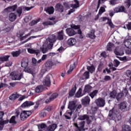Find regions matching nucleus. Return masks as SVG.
Wrapping results in <instances>:
<instances>
[{
  "instance_id": "obj_1",
  "label": "nucleus",
  "mask_w": 131,
  "mask_h": 131,
  "mask_svg": "<svg viewBox=\"0 0 131 131\" xmlns=\"http://www.w3.org/2000/svg\"><path fill=\"white\" fill-rule=\"evenodd\" d=\"M108 116L110 118L112 117L115 121H119V120H121L120 113H119L117 114V110H115V108L114 107H113L110 110Z\"/></svg>"
},
{
  "instance_id": "obj_2",
  "label": "nucleus",
  "mask_w": 131,
  "mask_h": 131,
  "mask_svg": "<svg viewBox=\"0 0 131 131\" xmlns=\"http://www.w3.org/2000/svg\"><path fill=\"white\" fill-rule=\"evenodd\" d=\"M73 2L75 3V4L70 5V7L72 8V9L69 10L68 15H71L72 13L75 12V9H78L79 7V1L78 0H74Z\"/></svg>"
},
{
  "instance_id": "obj_3",
  "label": "nucleus",
  "mask_w": 131,
  "mask_h": 131,
  "mask_svg": "<svg viewBox=\"0 0 131 131\" xmlns=\"http://www.w3.org/2000/svg\"><path fill=\"white\" fill-rule=\"evenodd\" d=\"M30 111H24L20 114V119L22 121H24L27 119L28 117H29L30 115L32 114Z\"/></svg>"
},
{
  "instance_id": "obj_4",
  "label": "nucleus",
  "mask_w": 131,
  "mask_h": 131,
  "mask_svg": "<svg viewBox=\"0 0 131 131\" xmlns=\"http://www.w3.org/2000/svg\"><path fill=\"white\" fill-rule=\"evenodd\" d=\"M119 109H120L122 112H126V111L129 110V107H127V103L125 101H123L119 104Z\"/></svg>"
},
{
  "instance_id": "obj_5",
  "label": "nucleus",
  "mask_w": 131,
  "mask_h": 131,
  "mask_svg": "<svg viewBox=\"0 0 131 131\" xmlns=\"http://www.w3.org/2000/svg\"><path fill=\"white\" fill-rule=\"evenodd\" d=\"M56 18L54 17H50L48 18V20H50L47 21H43L42 23V24L44 26H48V25H50V26H52L53 25H55L56 23H57V21H56L55 20Z\"/></svg>"
},
{
  "instance_id": "obj_6",
  "label": "nucleus",
  "mask_w": 131,
  "mask_h": 131,
  "mask_svg": "<svg viewBox=\"0 0 131 131\" xmlns=\"http://www.w3.org/2000/svg\"><path fill=\"white\" fill-rule=\"evenodd\" d=\"M18 8V5L15 4L13 6L8 7L5 8L4 10V13H12V12H15Z\"/></svg>"
},
{
  "instance_id": "obj_7",
  "label": "nucleus",
  "mask_w": 131,
  "mask_h": 131,
  "mask_svg": "<svg viewBox=\"0 0 131 131\" xmlns=\"http://www.w3.org/2000/svg\"><path fill=\"white\" fill-rule=\"evenodd\" d=\"M114 11L115 13H127L124 6H118L114 9Z\"/></svg>"
},
{
  "instance_id": "obj_8",
  "label": "nucleus",
  "mask_w": 131,
  "mask_h": 131,
  "mask_svg": "<svg viewBox=\"0 0 131 131\" xmlns=\"http://www.w3.org/2000/svg\"><path fill=\"white\" fill-rule=\"evenodd\" d=\"M81 102L83 106H84V107H88V106L90 105L91 98H90V97L89 96H85L81 99Z\"/></svg>"
},
{
  "instance_id": "obj_9",
  "label": "nucleus",
  "mask_w": 131,
  "mask_h": 131,
  "mask_svg": "<svg viewBox=\"0 0 131 131\" xmlns=\"http://www.w3.org/2000/svg\"><path fill=\"white\" fill-rule=\"evenodd\" d=\"M76 107H77V105H76V101H71L69 103L68 108L71 111H74L75 109H76Z\"/></svg>"
},
{
  "instance_id": "obj_10",
  "label": "nucleus",
  "mask_w": 131,
  "mask_h": 131,
  "mask_svg": "<svg viewBox=\"0 0 131 131\" xmlns=\"http://www.w3.org/2000/svg\"><path fill=\"white\" fill-rule=\"evenodd\" d=\"M55 66H56V63L52 62V60H48L45 63V67L46 69L48 70H51V69H52L53 67H55Z\"/></svg>"
},
{
  "instance_id": "obj_11",
  "label": "nucleus",
  "mask_w": 131,
  "mask_h": 131,
  "mask_svg": "<svg viewBox=\"0 0 131 131\" xmlns=\"http://www.w3.org/2000/svg\"><path fill=\"white\" fill-rule=\"evenodd\" d=\"M43 84L45 86H48V88L51 86V78L50 77V76L47 75L45 77L43 81Z\"/></svg>"
},
{
  "instance_id": "obj_12",
  "label": "nucleus",
  "mask_w": 131,
  "mask_h": 131,
  "mask_svg": "<svg viewBox=\"0 0 131 131\" xmlns=\"http://www.w3.org/2000/svg\"><path fill=\"white\" fill-rule=\"evenodd\" d=\"M64 36H65L64 30H61L57 33L56 39H57V40L60 41L63 40L64 39Z\"/></svg>"
},
{
  "instance_id": "obj_13",
  "label": "nucleus",
  "mask_w": 131,
  "mask_h": 131,
  "mask_svg": "<svg viewBox=\"0 0 131 131\" xmlns=\"http://www.w3.org/2000/svg\"><path fill=\"white\" fill-rule=\"evenodd\" d=\"M44 11L49 15H53L55 12V9L54 8V7L50 6L46 7L44 9Z\"/></svg>"
},
{
  "instance_id": "obj_14",
  "label": "nucleus",
  "mask_w": 131,
  "mask_h": 131,
  "mask_svg": "<svg viewBox=\"0 0 131 131\" xmlns=\"http://www.w3.org/2000/svg\"><path fill=\"white\" fill-rule=\"evenodd\" d=\"M66 32L69 36H74V35H75L76 34V32L74 31L73 29L72 28H67L66 30Z\"/></svg>"
},
{
  "instance_id": "obj_15",
  "label": "nucleus",
  "mask_w": 131,
  "mask_h": 131,
  "mask_svg": "<svg viewBox=\"0 0 131 131\" xmlns=\"http://www.w3.org/2000/svg\"><path fill=\"white\" fill-rule=\"evenodd\" d=\"M95 103L98 107H104L105 106V100L103 98H98L95 101Z\"/></svg>"
},
{
  "instance_id": "obj_16",
  "label": "nucleus",
  "mask_w": 131,
  "mask_h": 131,
  "mask_svg": "<svg viewBox=\"0 0 131 131\" xmlns=\"http://www.w3.org/2000/svg\"><path fill=\"white\" fill-rule=\"evenodd\" d=\"M21 97V95L18 94V93L15 92L9 96L10 101H15L17 99H19Z\"/></svg>"
},
{
  "instance_id": "obj_17",
  "label": "nucleus",
  "mask_w": 131,
  "mask_h": 131,
  "mask_svg": "<svg viewBox=\"0 0 131 131\" xmlns=\"http://www.w3.org/2000/svg\"><path fill=\"white\" fill-rule=\"evenodd\" d=\"M33 105H34V102L30 101H26L21 105V108H26L30 107V106H33Z\"/></svg>"
},
{
  "instance_id": "obj_18",
  "label": "nucleus",
  "mask_w": 131,
  "mask_h": 131,
  "mask_svg": "<svg viewBox=\"0 0 131 131\" xmlns=\"http://www.w3.org/2000/svg\"><path fill=\"white\" fill-rule=\"evenodd\" d=\"M67 43L70 47H73V46L76 45V39L74 38H70L68 39Z\"/></svg>"
},
{
  "instance_id": "obj_19",
  "label": "nucleus",
  "mask_w": 131,
  "mask_h": 131,
  "mask_svg": "<svg viewBox=\"0 0 131 131\" xmlns=\"http://www.w3.org/2000/svg\"><path fill=\"white\" fill-rule=\"evenodd\" d=\"M58 96V93H53L50 97L49 99H47L45 101V103H46V104H49V103H50V102H52V101H54V100H55V99L57 98Z\"/></svg>"
},
{
  "instance_id": "obj_20",
  "label": "nucleus",
  "mask_w": 131,
  "mask_h": 131,
  "mask_svg": "<svg viewBox=\"0 0 131 131\" xmlns=\"http://www.w3.org/2000/svg\"><path fill=\"white\" fill-rule=\"evenodd\" d=\"M76 90H77V87H76V84H75L74 86H72L71 90L69 93V97H73V96L75 95V93H76Z\"/></svg>"
},
{
  "instance_id": "obj_21",
  "label": "nucleus",
  "mask_w": 131,
  "mask_h": 131,
  "mask_svg": "<svg viewBox=\"0 0 131 131\" xmlns=\"http://www.w3.org/2000/svg\"><path fill=\"white\" fill-rule=\"evenodd\" d=\"M56 11L60 12V13H63L64 12V7L61 3H57L55 6Z\"/></svg>"
},
{
  "instance_id": "obj_22",
  "label": "nucleus",
  "mask_w": 131,
  "mask_h": 131,
  "mask_svg": "<svg viewBox=\"0 0 131 131\" xmlns=\"http://www.w3.org/2000/svg\"><path fill=\"white\" fill-rule=\"evenodd\" d=\"M47 47H48V43L45 42L40 48V51L42 53V54H46V53H47V52L49 51Z\"/></svg>"
},
{
  "instance_id": "obj_23",
  "label": "nucleus",
  "mask_w": 131,
  "mask_h": 131,
  "mask_svg": "<svg viewBox=\"0 0 131 131\" xmlns=\"http://www.w3.org/2000/svg\"><path fill=\"white\" fill-rule=\"evenodd\" d=\"M23 77V74H16L12 76V80H21V79Z\"/></svg>"
},
{
  "instance_id": "obj_24",
  "label": "nucleus",
  "mask_w": 131,
  "mask_h": 131,
  "mask_svg": "<svg viewBox=\"0 0 131 131\" xmlns=\"http://www.w3.org/2000/svg\"><path fill=\"white\" fill-rule=\"evenodd\" d=\"M17 19V15L15 13L11 12L9 15V20L10 22H14Z\"/></svg>"
},
{
  "instance_id": "obj_25",
  "label": "nucleus",
  "mask_w": 131,
  "mask_h": 131,
  "mask_svg": "<svg viewBox=\"0 0 131 131\" xmlns=\"http://www.w3.org/2000/svg\"><path fill=\"white\" fill-rule=\"evenodd\" d=\"M58 127V125L57 124H52L47 127V131H55L56 128Z\"/></svg>"
},
{
  "instance_id": "obj_26",
  "label": "nucleus",
  "mask_w": 131,
  "mask_h": 131,
  "mask_svg": "<svg viewBox=\"0 0 131 131\" xmlns=\"http://www.w3.org/2000/svg\"><path fill=\"white\" fill-rule=\"evenodd\" d=\"M93 87L91 86V85H86L84 86V89L83 90L84 94H89V93H91V91H92V89Z\"/></svg>"
},
{
  "instance_id": "obj_27",
  "label": "nucleus",
  "mask_w": 131,
  "mask_h": 131,
  "mask_svg": "<svg viewBox=\"0 0 131 131\" xmlns=\"http://www.w3.org/2000/svg\"><path fill=\"white\" fill-rule=\"evenodd\" d=\"M75 67H76V64L75 62H74L73 64H71L69 70L67 71V74H68V75H69V74H71V73H72V71L74 70Z\"/></svg>"
},
{
  "instance_id": "obj_28",
  "label": "nucleus",
  "mask_w": 131,
  "mask_h": 131,
  "mask_svg": "<svg viewBox=\"0 0 131 131\" xmlns=\"http://www.w3.org/2000/svg\"><path fill=\"white\" fill-rule=\"evenodd\" d=\"M98 93H99V90H94L89 94V96L90 97H91V99H94L95 97H97V96L98 95Z\"/></svg>"
},
{
  "instance_id": "obj_29",
  "label": "nucleus",
  "mask_w": 131,
  "mask_h": 131,
  "mask_svg": "<svg viewBox=\"0 0 131 131\" xmlns=\"http://www.w3.org/2000/svg\"><path fill=\"white\" fill-rule=\"evenodd\" d=\"M87 37H89L91 39H95L96 38V35H95V30H92L90 33L87 34Z\"/></svg>"
},
{
  "instance_id": "obj_30",
  "label": "nucleus",
  "mask_w": 131,
  "mask_h": 131,
  "mask_svg": "<svg viewBox=\"0 0 131 131\" xmlns=\"http://www.w3.org/2000/svg\"><path fill=\"white\" fill-rule=\"evenodd\" d=\"M42 91H43V86L41 85L37 86L35 89V93H37V94L42 92Z\"/></svg>"
},
{
  "instance_id": "obj_31",
  "label": "nucleus",
  "mask_w": 131,
  "mask_h": 131,
  "mask_svg": "<svg viewBox=\"0 0 131 131\" xmlns=\"http://www.w3.org/2000/svg\"><path fill=\"white\" fill-rule=\"evenodd\" d=\"M57 40V38L56 37V35H55L54 34L52 35V37L48 38V40L50 43H54L56 42Z\"/></svg>"
},
{
  "instance_id": "obj_32",
  "label": "nucleus",
  "mask_w": 131,
  "mask_h": 131,
  "mask_svg": "<svg viewBox=\"0 0 131 131\" xmlns=\"http://www.w3.org/2000/svg\"><path fill=\"white\" fill-rule=\"evenodd\" d=\"M117 95V92H116L115 90H114L110 93V97L111 99H115V98H116Z\"/></svg>"
},
{
  "instance_id": "obj_33",
  "label": "nucleus",
  "mask_w": 131,
  "mask_h": 131,
  "mask_svg": "<svg viewBox=\"0 0 131 131\" xmlns=\"http://www.w3.org/2000/svg\"><path fill=\"white\" fill-rule=\"evenodd\" d=\"M10 55H5L4 56L0 57V61L2 62H7L9 61V58H10Z\"/></svg>"
},
{
  "instance_id": "obj_34",
  "label": "nucleus",
  "mask_w": 131,
  "mask_h": 131,
  "mask_svg": "<svg viewBox=\"0 0 131 131\" xmlns=\"http://www.w3.org/2000/svg\"><path fill=\"white\" fill-rule=\"evenodd\" d=\"M11 55L14 57H19V56H20V55H21V50H19L18 51H13L11 52Z\"/></svg>"
},
{
  "instance_id": "obj_35",
  "label": "nucleus",
  "mask_w": 131,
  "mask_h": 131,
  "mask_svg": "<svg viewBox=\"0 0 131 131\" xmlns=\"http://www.w3.org/2000/svg\"><path fill=\"white\" fill-rule=\"evenodd\" d=\"M9 123H12L13 125L17 124V121H16V118L15 116H12L10 120H9Z\"/></svg>"
},
{
  "instance_id": "obj_36",
  "label": "nucleus",
  "mask_w": 131,
  "mask_h": 131,
  "mask_svg": "<svg viewBox=\"0 0 131 131\" xmlns=\"http://www.w3.org/2000/svg\"><path fill=\"white\" fill-rule=\"evenodd\" d=\"M90 78V72L86 71L83 74V77L82 79H89Z\"/></svg>"
},
{
  "instance_id": "obj_37",
  "label": "nucleus",
  "mask_w": 131,
  "mask_h": 131,
  "mask_svg": "<svg viewBox=\"0 0 131 131\" xmlns=\"http://www.w3.org/2000/svg\"><path fill=\"white\" fill-rule=\"evenodd\" d=\"M23 12V8L22 6L19 7L16 9V13L18 14V17H21L22 15V12Z\"/></svg>"
},
{
  "instance_id": "obj_38",
  "label": "nucleus",
  "mask_w": 131,
  "mask_h": 131,
  "mask_svg": "<svg viewBox=\"0 0 131 131\" xmlns=\"http://www.w3.org/2000/svg\"><path fill=\"white\" fill-rule=\"evenodd\" d=\"M130 126L128 125H123L122 127V131H131Z\"/></svg>"
},
{
  "instance_id": "obj_39",
  "label": "nucleus",
  "mask_w": 131,
  "mask_h": 131,
  "mask_svg": "<svg viewBox=\"0 0 131 131\" xmlns=\"http://www.w3.org/2000/svg\"><path fill=\"white\" fill-rule=\"evenodd\" d=\"M114 46V44H113L111 42H109L107 45L106 51L108 52H111V51H112V47Z\"/></svg>"
},
{
  "instance_id": "obj_40",
  "label": "nucleus",
  "mask_w": 131,
  "mask_h": 131,
  "mask_svg": "<svg viewBox=\"0 0 131 131\" xmlns=\"http://www.w3.org/2000/svg\"><path fill=\"white\" fill-rule=\"evenodd\" d=\"M82 90L81 89H79V90L77 92L76 94H75V97L76 98H80L81 97H82L83 96V94H82Z\"/></svg>"
},
{
  "instance_id": "obj_41",
  "label": "nucleus",
  "mask_w": 131,
  "mask_h": 131,
  "mask_svg": "<svg viewBox=\"0 0 131 131\" xmlns=\"http://www.w3.org/2000/svg\"><path fill=\"white\" fill-rule=\"evenodd\" d=\"M124 43L126 48H127V49H131V39H128Z\"/></svg>"
},
{
  "instance_id": "obj_42",
  "label": "nucleus",
  "mask_w": 131,
  "mask_h": 131,
  "mask_svg": "<svg viewBox=\"0 0 131 131\" xmlns=\"http://www.w3.org/2000/svg\"><path fill=\"white\" fill-rule=\"evenodd\" d=\"M39 117L40 118H45V117H47V112L46 111L42 110L40 112Z\"/></svg>"
},
{
  "instance_id": "obj_43",
  "label": "nucleus",
  "mask_w": 131,
  "mask_h": 131,
  "mask_svg": "<svg viewBox=\"0 0 131 131\" xmlns=\"http://www.w3.org/2000/svg\"><path fill=\"white\" fill-rule=\"evenodd\" d=\"M86 69L90 73H94V71H95V67L94 65L91 66H87Z\"/></svg>"
},
{
  "instance_id": "obj_44",
  "label": "nucleus",
  "mask_w": 131,
  "mask_h": 131,
  "mask_svg": "<svg viewBox=\"0 0 131 131\" xmlns=\"http://www.w3.org/2000/svg\"><path fill=\"white\" fill-rule=\"evenodd\" d=\"M28 60H22L21 62V66L23 68H26L28 66Z\"/></svg>"
},
{
  "instance_id": "obj_45",
  "label": "nucleus",
  "mask_w": 131,
  "mask_h": 131,
  "mask_svg": "<svg viewBox=\"0 0 131 131\" xmlns=\"http://www.w3.org/2000/svg\"><path fill=\"white\" fill-rule=\"evenodd\" d=\"M9 123V120H4V119L0 120V125L5 127V124H8Z\"/></svg>"
},
{
  "instance_id": "obj_46",
  "label": "nucleus",
  "mask_w": 131,
  "mask_h": 131,
  "mask_svg": "<svg viewBox=\"0 0 131 131\" xmlns=\"http://www.w3.org/2000/svg\"><path fill=\"white\" fill-rule=\"evenodd\" d=\"M123 96H124V94L123 93H118L116 97L117 100L120 101V100H121V99H122Z\"/></svg>"
},
{
  "instance_id": "obj_47",
  "label": "nucleus",
  "mask_w": 131,
  "mask_h": 131,
  "mask_svg": "<svg viewBox=\"0 0 131 131\" xmlns=\"http://www.w3.org/2000/svg\"><path fill=\"white\" fill-rule=\"evenodd\" d=\"M113 63L114 67H118L120 65V61L117 59H114Z\"/></svg>"
},
{
  "instance_id": "obj_48",
  "label": "nucleus",
  "mask_w": 131,
  "mask_h": 131,
  "mask_svg": "<svg viewBox=\"0 0 131 131\" xmlns=\"http://www.w3.org/2000/svg\"><path fill=\"white\" fill-rule=\"evenodd\" d=\"M87 118H89V116L87 115H83V116H80L78 119L79 120H85Z\"/></svg>"
},
{
  "instance_id": "obj_49",
  "label": "nucleus",
  "mask_w": 131,
  "mask_h": 131,
  "mask_svg": "<svg viewBox=\"0 0 131 131\" xmlns=\"http://www.w3.org/2000/svg\"><path fill=\"white\" fill-rule=\"evenodd\" d=\"M35 105L34 106V109L35 110H36L39 107V105H40V100H38L37 101L35 102Z\"/></svg>"
},
{
  "instance_id": "obj_50",
  "label": "nucleus",
  "mask_w": 131,
  "mask_h": 131,
  "mask_svg": "<svg viewBox=\"0 0 131 131\" xmlns=\"http://www.w3.org/2000/svg\"><path fill=\"white\" fill-rule=\"evenodd\" d=\"M44 110L45 111H48V112H50L53 110V106L52 105H48L45 107Z\"/></svg>"
},
{
  "instance_id": "obj_51",
  "label": "nucleus",
  "mask_w": 131,
  "mask_h": 131,
  "mask_svg": "<svg viewBox=\"0 0 131 131\" xmlns=\"http://www.w3.org/2000/svg\"><path fill=\"white\" fill-rule=\"evenodd\" d=\"M106 12V9H105V8L104 7H101L99 10V14L102 15L103 13H105Z\"/></svg>"
},
{
  "instance_id": "obj_52",
  "label": "nucleus",
  "mask_w": 131,
  "mask_h": 131,
  "mask_svg": "<svg viewBox=\"0 0 131 131\" xmlns=\"http://www.w3.org/2000/svg\"><path fill=\"white\" fill-rule=\"evenodd\" d=\"M103 68H104V64L102 62H100L98 67V71H102V70H103Z\"/></svg>"
},
{
  "instance_id": "obj_53",
  "label": "nucleus",
  "mask_w": 131,
  "mask_h": 131,
  "mask_svg": "<svg viewBox=\"0 0 131 131\" xmlns=\"http://www.w3.org/2000/svg\"><path fill=\"white\" fill-rule=\"evenodd\" d=\"M36 37H38V36H32L29 37L28 39H27L26 40H25L24 42H23V43H25L27 42V41H29V40H30V39H32V38H36Z\"/></svg>"
},
{
  "instance_id": "obj_54",
  "label": "nucleus",
  "mask_w": 131,
  "mask_h": 131,
  "mask_svg": "<svg viewBox=\"0 0 131 131\" xmlns=\"http://www.w3.org/2000/svg\"><path fill=\"white\" fill-rule=\"evenodd\" d=\"M38 127H40L41 129H43V128H48V126L45 123H42L38 125Z\"/></svg>"
},
{
  "instance_id": "obj_55",
  "label": "nucleus",
  "mask_w": 131,
  "mask_h": 131,
  "mask_svg": "<svg viewBox=\"0 0 131 131\" xmlns=\"http://www.w3.org/2000/svg\"><path fill=\"white\" fill-rule=\"evenodd\" d=\"M71 27L72 29H79V28H80V26L79 25H75V24H72L71 25Z\"/></svg>"
},
{
  "instance_id": "obj_56",
  "label": "nucleus",
  "mask_w": 131,
  "mask_h": 131,
  "mask_svg": "<svg viewBox=\"0 0 131 131\" xmlns=\"http://www.w3.org/2000/svg\"><path fill=\"white\" fill-rule=\"evenodd\" d=\"M12 29H14V27H7L6 28H5V30L6 31V32H10Z\"/></svg>"
},
{
  "instance_id": "obj_57",
  "label": "nucleus",
  "mask_w": 131,
  "mask_h": 131,
  "mask_svg": "<svg viewBox=\"0 0 131 131\" xmlns=\"http://www.w3.org/2000/svg\"><path fill=\"white\" fill-rule=\"evenodd\" d=\"M15 118H18L19 117V116L20 115V111L19 110H16V112L14 113Z\"/></svg>"
},
{
  "instance_id": "obj_58",
  "label": "nucleus",
  "mask_w": 131,
  "mask_h": 131,
  "mask_svg": "<svg viewBox=\"0 0 131 131\" xmlns=\"http://www.w3.org/2000/svg\"><path fill=\"white\" fill-rule=\"evenodd\" d=\"M53 46H54V43H49L48 44L47 43L48 50H52L53 49Z\"/></svg>"
},
{
  "instance_id": "obj_59",
  "label": "nucleus",
  "mask_w": 131,
  "mask_h": 131,
  "mask_svg": "<svg viewBox=\"0 0 131 131\" xmlns=\"http://www.w3.org/2000/svg\"><path fill=\"white\" fill-rule=\"evenodd\" d=\"M34 3V0H27V4L29 5V6H32Z\"/></svg>"
},
{
  "instance_id": "obj_60",
  "label": "nucleus",
  "mask_w": 131,
  "mask_h": 131,
  "mask_svg": "<svg viewBox=\"0 0 131 131\" xmlns=\"http://www.w3.org/2000/svg\"><path fill=\"white\" fill-rule=\"evenodd\" d=\"M126 74L127 77H129L131 80V71L130 70L127 71L126 72Z\"/></svg>"
},
{
  "instance_id": "obj_61",
  "label": "nucleus",
  "mask_w": 131,
  "mask_h": 131,
  "mask_svg": "<svg viewBox=\"0 0 131 131\" xmlns=\"http://www.w3.org/2000/svg\"><path fill=\"white\" fill-rule=\"evenodd\" d=\"M103 79L105 81H109V80H111V77L110 76H105Z\"/></svg>"
},
{
  "instance_id": "obj_62",
  "label": "nucleus",
  "mask_w": 131,
  "mask_h": 131,
  "mask_svg": "<svg viewBox=\"0 0 131 131\" xmlns=\"http://www.w3.org/2000/svg\"><path fill=\"white\" fill-rule=\"evenodd\" d=\"M28 52L30 54H35V53H36L35 50H34L31 49H28Z\"/></svg>"
},
{
  "instance_id": "obj_63",
  "label": "nucleus",
  "mask_w": 131,
  "mask_h": 131,
  "mask_svg": "<svg viewBox=\"0 0 131 131\" xmlns=\"http://www.w3.org/2000/svg\"><path fill=\"white\" fill-rule=\"evenodd\" d=\"M126 26L128 30H131V22L128 23V24H126Z\"/></svg>"
},
{
  "instance_id": "obj_64",
  "label": "nucleus",
  "mask_w": 131,
  "mask_h": 131,
  "mask_svg": "<svg viewBox=\"0 0 131 131\" xmlns=\"http://www.w3.org/2000/svg\"><path fill=\"white\" fill-rule=\"evenodd\" d=\"M100 56L103 57V58H107V54H106V52H103L100 54Z\"/></svg>"
}]
</instances>
